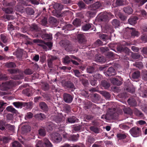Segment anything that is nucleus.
Listing matches in <instances>:
<instances>
[{
  "label": "nucleus",
  "instance_id": "3c124183",
  "mask_svg": "<svg viewBox=\"0 0 147 147\" xmlns=\"http://www.w3.org/2000/svg\"><path fill=\"white\" fill-rule=\"evenodd\" d=\"M10 140V139L9 137L5 136L2 137L1 139L3 143L5 144L8 143Z\"/></svg>",
  "mask_w": 147,
  "mask_h": 147
},
{
  "label": "nucleus",
  "instance_id": "72a5a7b5",
  "mask_svg": "<svg viewBox=\"0 0 147 147\" xmlns=\"http://www.w3.org/2000/svg\"><path fill=\"white\" fill-rule=\"evenodd\" d=\"M140 72L138 71H136L132 74V77L134 79H137L140 77Z\"/></svg>",
  "mask_w": 147,
  "mask_h": 147
},
{
  "label": "nucleus",
  "instance_id": "79ce46f5",
  "mask_svg": "<svg viewBox=\"0 0 147 147\" xmlns=\"http://www.w3.org/2000/svg\"><path fill=\"white\" fill-rule=\"evenodd\" d=\"M13 104L16 107L18 108H21L23 107V102H13Z\"/></svg>",
  "mask_w": 147,
  "mask_h": 147
},
{
  "label": "nucleus",
  "instance_id": "b1692460",
  "mask_svg": "<svg viewBox=\"0 0 147 147\" xmlns=\"http://www.w3.org/2000/svg\"><path fill=\"white\" fill-rule=\"evenodd\" d=\"M94 78L95 80H101L102 78V76L98 72H95L92 75Z\"/></svg>",
  "mask_w": 147,
  "mask_h": 147
},
{
  "label": "nucleus",
  "instance_id": "f257e3e1",
  "mask_svg": "<svg viewBox=\"0 0 147 147\" xmlns=\"http://www.w3.org/2000/svg\"><path fill=\"white\" fill-rule=\"evenodd\" d=\"M60 45L65 48V49L68 51H71L73 49V46L72 43L67 39L62 40L59 42Z\"/></svg>",
  "mask_w": 147,
  "mask_h": 147
},
{
  "label": "nucleus",
  "instance_id": "4468645a",
  "mask_svg": "<svg viewBox=\"0 0 147 147\" xmlns=\"http://www.w3.org/2000/svg\"><path fill=\"white\" fill-rule=\"evenodd\" d=\"M30 30L32 31L38 32L40 30V28L36 24H33L30 26Z\"/></svg>",
  "mask_w": 147,
  "mask_h": 147
},
{
  "label": "nucleus",
  "instance_id": "13d9d810",
  "mask_svg": "<svg viewBox=\"0 0 147 147\" xmlns=\"http://www.w3.org/2000/svg\"><path fill=\"white\" fill-rule=\"evenodd\" d=\"M71 60L69 56H66L63 58V62L65 64H68L70 62Z\"/></svg>",
  "mask_w": 147,
  "mask_h": 147
},
{
  "label": "nucleus",
  "instance_id": "dca6fc26",
  "mask_svg": "<svg viewBox=\"0 0 147 147\" xmlns=\"http://www.w3.org/2000/svg\"><path fill=\"white\" fill-rule=\"evenodd\" d=\"M111 23L115 28H119L121 24L120 21L116 19H114L112 20Z\"/></svg>",
  "mask_w": 147,
  "mask_h": 147
},
{
  "label": "nucleus",
  "instance_id": "6e6d98bb",
  "mask_svg": "<svg viewBox=\"0 0 147 147\" xmlns=\"http://www.w3.org/2000/svg\"><path fill=\"white\" fill-rule=\"evenodd\" d=\"M80 92L81 95L85 97H88L89 96L88 92L84 90H80Z\"/></svg>",
  "mask_w": 147,
  "mask_h": 147
},
{
  "label": "nucleus",
  "instance_id": "6ab92c4d",
  "mask_svg": "<svg viewBox=\"0 0 147 147\" xmlns=\"http://www.w3.org/2000/svg\"><path fill=\"white\" fill-rule=\"evenodd\" d=\"M48 22L50 24L52 25H56L58 22L57 19L52 17L49 18Z\"/></svg>",
  "mask_w": 147,
  "mask_h": 147
},
{
  "label": "nucleus",
  "instance_id": "7c9ffc66",
  "mask_svg": "<svg viewBox=\"0 0 147 147\" xmlns=\"http://www.w3.org/2000/svg\"><path fill=\"white\" fill-rule=\"evenodd\" d=\"M38 131L39 135L41 136L44 137L46 134V131L43 127L39 129Z\"/></svg>",
  "mask_w": 147,
  "mask_h": 147
},
{
  "label": "nucleus",
  "instance_id": "2eb2a0df",
  "mask_svg": "<svg viewBox=\"0 0 147 147\" xmlns=\"http://www.w3.org/2000/svg\"><path fill=\"white\" fill-rule=\"evenodd\" d=\"M41 37L44 40H51L52 39V35L51 34H47L43 33Z\"/></svg>",
  "mask_w": 147,
  "mask_h": 147
},
{
  "label": "nucleus",
  "instance_id": "5fc2aeb1",
  "mask_svg": "<svg viewBox=\"0 0 147 147\" xmlns=\"http://www.w3.org/2000/svg\"><path fill=\"white\" fill-rule=\"evenodd\" d=\"M73 71L74 74L75 76L76 77L78 78H80L81 76V73L79 70L73 69Z\"/></svg>",
  "mask_w": 147,
  "mask_h": 147
},
{
  "label": "nucleus",
  "instance_id": "49530a36",
  "mask_svg": "<svg viewBox=\"0 0 147 147\" xmlns=\"http://www.w3.org/2000/svg\"><path fill=\"white\" fill-rule=\"evenodd\" d=\"M12 147H22V145L17 141H14L12 143Z\"/></svg>",
  "mask_w": 147,
  "mask_h": 147
},
{
  "label": "nucleus",
  "instance_id": "20e7f679",
  "mask_svg": "<svg viewBox=\"0 0 147 147\" xmlns=\"http://www.w3.org/2000/svg\"><path fill=\"white\" fill-rule=\"evenodd\" d=\"M129 132L134 137H138L141 134V128L139 127H134L131 128Z\"/></svg>",
  "mask_w": 147,
  "mask_h": 147
},
{
  "label": "nucleus",
  "instance_id": "f8f14e48",
  "mask_svg": "<svg viewBox=\"0 0 147 147\" xmlns=\"http://www.w3.org/2000/svg\"><path fill=\"white\" fill-rule=\"evenodd\" d=\"M39 105L40 109L44 112H46L48 110V107L46 104L44 102H40L39 104Z\"/></svg>",
  "mask_w": 147,
  "mask_h": 147
},
{
  "label": "nucleus",
  "instance_id": "393cba45",
  "mask_svg": "<svg viewBox=\"0 0 147 147\" xmlns=\"http://www.w3.org/2000/svg\"><path fill=\"white\" fill-rule=\"evenodd\" d=\"M53 8L56 10L60 11L63 8V5L60 3H55L53 5Z\"/></svg>",
  "mask_w": 147,
  "mask_h": 147
},
{
  "label": "nucleus",
  "instance_id": "1a4fd4ad",
  "mask_svg": "<svg viewBox=\"0 0 147 147\" xmlns=\"http://www.w3.org/2000/svg\"><path fill=\"white\" fill-rule=\"evenodd\" d=\"M63 85L71 91H73L76 89V87L74 84L70 81L65 82L63 84Z\"/></svg>",
  "mask_w": 147,
  "mask_h": 147
},
{
  "label": "nucleus",
  "instance_id": "a19ab883",
  "mask_svg": "<svg viewBox=\"0 0 147 147\" xmlns=\"http://www.w3.org/2000/svg\"><path fill=\"white\" fill-rule=\"evenodd\" d=\"M78 119L74 116H71L67 118V121L69 123H74L76 122V120Z\"/></svg>",
  "mask_w": 147,
  "mask_h": 147
},
{
  "label": "nucleus",
  "instance_id": "a18cd8bd",
  "mask_svg": "<svg viewBox=\"0 0 147 147\" xmlns=\"http://www.w3.org/2000/svg\"><path fill=\"white\" fill-rule=\"evenodd\" d=\"M103 42L99 39H98L94 43L93 45L95 47H98L102 45Z\"/></svg>",
  "mask_w": 147,
  "mask_h": 147
},
{
  "label": "nucleus",
  "instance_id": "aec40b11",
  "mask_svg": "<svg viewBox=\"0 0 147 147\" xmlns=\"http://www.w3.org/2000/svg\"><path fill=\"white\" fill-rule=\"evenodd\" d=\"M99 93L104 96L106 99H109L111 97V94L108 92L105 91H99Z\"/></svg>",
  "mask_w": 147,
  "mask_h": 147
},
{
  "label": "nucleus",
  "instance_id": "c756f323",
  "mask_svg": "<svg viewBox=\"0 0 147 147\" xmlns=\"http://www.w3.org/2000/svg\"><path fill=\"white\" fill-rule=\"evenodd\" d=\"M34 117L36 119L40 120H42L45 117V115L42 113L36 114L35 115Z\"/></svg>",
  "mask_w": 147,
  "mask_h": 147
},
{
  "label": "nucleus",
  "instance_id": "a878e982",
  "mask_svg": "<svg viewBox=\"0 0 147 147\" xmlns=\"http://www.w3.org/2000/svg\"><path fill=\"white\" fill-rule=\"evenodd\" d=\"M129 105L133 107H136L138 105L136 100L132 98H129Z\"/></svg>",
  "mask_w": 147,
  "mask_h": 147
},
{
  "label": "nucleus",
  "instance_id": "de8ad7c7",
  "mask_svg": "<svg viewBox=\"0 0 147 147\" xmlns=\"http://www.w3.org/2000/svg\"><path fill=\"white\" fill-rule=\"evenodd\" d=\"M134 66H136L139 69H141L143 67L142 63L141 62L138 61L135 62L133 64Z\"/></svg>",
  "mask_w": 147,
  "mask_h": 147
},
{
  "label": "nucleus",
  "instance_id": "bf43d9fd",
  "mask_svg": "<svg viewBox=\"0 0 147 147\" xmlns=\"http://www.w3.org/2000/svg\"><path fill=\"white\" fill-rule=\"evenodd\" d=\"M22 130L24 133H27L30 131V127L28 125L24 126L22 127Z\"/></svg>",
  "mask_w": 147,
  "mask_h": 147
},
{
  "label": "nucleus",
  "instance_id": "603ef678",
  "mask_svg": "<svg viewBox=\"0 0 147 147\" xmlns=\"http://www.w3.org/2000/svg\"><path fill=\"white\" fill-rule=\"evenodd\" d=\"M91 26L90 24H86L82 26V29L84 31H87L91 28Z\"/></svg>",
  "mask_w": 147,
  "mask_h": 147
},
{
  "label": "nucleus",
  "instance_id": "052dcab7",
  "mask_svg": "<svg viewBox=\"0 0 147 147\" xmlns=\"http://www.w3.org/2000/svg\"><path fill=\"white\" fill-rule=\"evenodd\" d=\"M134 113L137 116L140 117H143V113L140 111L138 110L137 109H135L134 111Z\"/></svg>",
  "mask_w": 147,
  "mask_h": 147
},
{
  "label": "nucleus",
  "instance_id": "864d4df0",
  "mask_svg": "<svg viewBox=\"0 0 147 147\" xmlns=\"http://www.w3.org/2000/svg\"><path fill=\"white\" fill-rule=\"evenodd\" d=\"M90 129L91 131L94 132L95 134L98 133L100 130L97 127L94 126H91L90 127Z\"/></svg>",
  "mask_w": 147,
  "mask_h": 147
},
{
  "label": "nucleus",
  "instance_id": "8fccbe9b",
  "mask_svg": "<svg viewBox=\"0 0 147 147\" xmlns=\"http://www.w3.org/2000/svg\"><path fill=\"white\" fill-rule=\"evenodd\" d=\"M1 40L4 43L6 44L8 41V38L6 36L3 34H1L0 35Z\"/></svg>",
  "mask_w": 147,
  "mask_h": 147
},
{
  "label": "nucleus",
  "instance_id": "423d86ee",
  "mask_svg": "<svg viewBox=\"0 0 147 147\" xmlns=\"http://www.w3.org/2000/svg\"><path fill=\"white\" fill-rule=\"evenodd\" d=\"M100 3L97 1L93 4L90 5L88 6V9L91 11H94L97 12V9L101 6Z\"/></svg>",
  "mask_w": 147,
  "mask_h": 147
},
{
  "label": "nucleus",
  "instance_id": "338daca9",
  "mask_svg": "<svg viewBox=\"0 0 147 147\" xmlns=\"http://www.w3.org/2000/svg\"><path fill=\"white\" fill-rule=\"evenodd\" d=\"M117 137L119 139H123L126 138V136L125 134L119 133L117 134Z\"/></svg>",
  "mask_w": 147,
  "mask_h": 147
},
{
  "label": "nucleus",
  "instance_id": "774afa93",
  "mask_svg": "<svg viewBox=\"0 0 147 147\" xmlns=\"http://www.w3.org/2000/svg\"><path fill=\"white\" fill-rule=\"evenodd\" d=\"M6 83L8 86L10 87L14 86L16 84L15 82L12 80H10L8 82H7Z\"/></svg>",
  "mask_w": 147,
  "mask_h": 147
},
{
  "label": "nucleus",
  "instance_id": "39448f33",
  "mask_svg": "<svg viewBox=\"0 0 147 147\" xmlns=\"http://www.w3.org/2000/svg\"><path fill=\"white\" fill-rule=\"evenodd\" d=\"M78 42L80 44L84 45L87 42V39L85 36L83 34H78L77 36Z\"/></svg>",
  "mask_w": 147,
  "mask_h": 147
},
{
  "label": "nucleus",
  "instance_id": "4be33fe9",
  "mask_svg": "<svg viewBox=\"0 0 147 147\" xmlns=\"http://www.w3.org/2000/svg\"><path fill=\"white\" fill-rule=\"evenodd\" d=\"M101 85L105 89H107L110 86L109 83L105 80H102L101 82Z\"/></svg>",
  "mask_w": 147,
  "mask_h": 147
},
{
  "label": "nucleus",
  "instance_id": "9d476101",
  "mask_svg": "<svg viewBox=\"0 0 147 147\" xmlns=\"http://www.w3.org/2000/svg\"><path fill=\"white\" fill-rule=\"evenodd\" d=\"M99 21L107 22L109 20L108 16L106 13H100L98 18Z\"/></svg>",
  "mask_w": 147,
  "mask_h": 147
},
{
  "label": "nucleus",
  "instance_id": "bb28decb",
  "mask_svg": "<svg viewBox=\"0 0 147 147\" xmlns=\"http://www.w3.org/2000/svg\"><path fill=\"white\" fill-rule=\"evenodd\" d=\"M131 57L134 59H142L143 57L139 53H133L132 54Z\"/></svg>",
  "mask_w": 147,
  "mask_h": 147
},
{
  "label": "nucleus",
  "instance_id": "c85d7f7f",
  "mask_svg": "<svg viewBox=\"0 0 147 147\" xmlns=\"http://www.w3.org/2000/svg\"><path fill=\"white\" fill-rule=\"evenodd\" d=\"M84 104L85 105L84 108L85 109H88L91 107L93 104L90 102L88 100H86L84 102Z\"/></svg>",
  "mask_w": 147,
  "mask_h": 147
},
{
  "label": "nucleus",
  "instance_id": "c9c22d12",
  "mask_svg": "<svg viewBox=\"0 0 147 147\" xmlns=\"http://www.w3.org/2000/svg\"><path fill=\"white\" fill-rule=\"evenodd\" d=\"M96 12V11L90 10L88 11L86 13L89 17L92 18L95 16Z\"/></svg>",
  "mask_w": 147,
  "mask_h": 147
},
{
  "label": "nucleus",
  "instance_id": "37998d69",
  "mask_svg": "<svg viewBox=\"0 0 147 147\" xmlns=\"http://www.w3.org/2000/svg\"><path fill=\"white\" fill-rule=\"evenodd\" d=\"M79 7L81 9H85L86 8V5L82 1H79L77 3Z\"/></svg>",
  "mask_w": 147,
  "mask_h": 147
},
{
  "label": "nucleus",
  "instance_id": "0e129e2a",
  "mask_svg": "<svg viewBox=\"0 0 147 147\" xmlns=\"http://www.w3.org/2000/svg\"><path fill=\"white\" fill-rule=\"evenodd\" d=\"M65 29H67L68 30H72L74 29V28L72 25L71 24H67L65 26Z\"/></svg>",
  "mask_w": 147,
  "mask_h": 147
},
{
  "label": "nucleus",
  "instance_id": "c03bdc74",
  "mask_svg": "<svg viewBox=\"0 0 147 147\" xmlns=\"http://www.w3.org/2000/svg\"><path fill=\"white\" fill-rule=\"evenodd\" d=\"M63 117L61 116H55L53 118V119L57 123L61 122L62 121Z\"/></svg>",
  "mask_w": 147,
  "mask_h": 147
},
{
  "label": "nucleus",
  "instance_id": "9b49d317",
  "mask_svg": "<svg viewBox=\"0 0 147 147\" xmlns=\"http://www.w3.org/2000/svg\"><path fill=\"white\" fill-rule=\"evenodd\" d=\"M106 74L109 76H114L116 74L115 70L113 67H110L107 71Z\"/></svg>",
  "mask_w": 147,
  "mask_h": 147
},
{
  "label": "nucleus",
  "instance_id": "cd10ccee",
  "mask_svg": "<svg viewBox=\"0 0 147 147\" xmlns=\"http://www.w3.org/2000/svg\"><path fill=\"white\" fill-rule=\"evenodd\" d=\"M72 24L75 26L78 27L81 25V21L78 18H76L73 22Z\"/></svg>",
  "mask_w": 147,
  "mask_h": 147
},
{
  "label": "nucleus",
  "instance_id": "f704fd0d",
  "mask_svg": "<svg viewBox=\"0 0 147 147\" xmlns=\"http://www.w3.org/2000/svg\"><path fill=\"white\" fill-rule=\"evenodd\" d=\"M32 102L30 101L28 102H23V107H26L27 109H28L32 107Z\"/></svg>",
  "mask_w": 147,
  "mask_h": 147
},
{
  "label": "nucleus",
  "instance_id": "e433bc0d",
  "mask_svg": "<svg viewBox=\"0 0 147 147\" xmlns=\"http://www.w3.org/2000/svg\"><path fill=\"white\" fill-rule=\"evenodd\" d=\"M6 109L7 111L16 114L18 112L13 107L11 106H9L7 107Z\"/></svg>",
  "mask_w": 147,
  "mask_h": 147
},
{
  "label": "nucleus",
  "instance_id": "680f3d73",
  "mask_svg": "<svg viewBox=\"0 0 147 147\" xmlns=\"http://www.w3.org/2000/svg\"><path fill=\"white\" fill-rule=\"evenodd\" d=\"M8 71L11 74H16L18 72L20 73L19 70L16 69H8Z\"/></svg>",
  "mask_w": 147,
  "mask_h": 147
},
{
  "label": "nucleus",
  "instance_id": "a211bd4d",
  "mask_svg": "<svg viewBox=\"0 0 147 147\" xmlns=\"http://www.w3.org/2000/svg\"><path fill=\"white\" fill-rule=\"evenodd\" d=\"M25 12L27 15L29 16L34 15L35 12L32 8L29 7H27L25 9Z\"/></svg>",
  "mask_w": 147,
  "mask_h": 147
},
{
  "label": "nucleus",
  "instance_id": "2f4dec72",
  "mask_svg": "<svg viewBox=\"0 0 147 147\" xmlns=\"http://www.w3.org/2000/svg\"><path fill=\"white\" fill-rule=\"evenodd\" d=\"M96 60L99 62H105L106 61V59L102 56H98L95 57Z\"/></svg>",
  "mask_w": 147,
  "mask_h": 147
},
{
  "label": "nucleus",
  "instance_id": "4c0bfd02",
  "mask_svg": "<svg viewBox=\"0 0 147 147\" xmlns=\"http://www.w3.org/2000/svg\"><path fill=\"white\" fill-rule=\"evenodd\" d=\"M106 57L108 58H112L114 57L115 55L113 52H108L105 54Z\"/></svg>",
  "mask_w": 147,
  "mask_h": 147
},
{
  "label": "nucleus",
  "instance_id": "f03ea898",
  "mask_svg": "<svg viewBox=\"0 0 147 147\" xmlns=\"http://www.w3.org/2000/svg\"><path fill=\"white\" fill-rule=\"evenodd\" d=\"M128 45L127 42L123 41L122 44L117 45L116 48L117 52L121 53L124 52L127 55H129V49L126 47V46Z\"/></svg>",
  "mask_w": 147,
  "mask_h": 147
},
{
  "label": "nucleus",
  "instance_id": "e2e57ef3",
  "mask_svg": "<svg viewBox=\"0 0 147 147\" xmlns=\"http://www.w3.org/2000/svg\"><path fill=\"white\" fill-rule=\"evenodd\" d=\"M24 73L26 75H30L32 74L34 71L32 69H26L25 70Z\"/></svg>",
  "mask_w": 147,
  "mask_h": 147
},
{
  "label": "nucleus",
  "instance_id": "412c9836",
  "mask_svg": "<svg viewBox=\"0 0 147 147\" xmlns=\"http://www.w3.org/2000/svg\"><path fill=\"white\" fill-rule=\"evenodd\" d=\"M138 18L136 16H132L129 18V24L133 25L136 23Z\"/></svg>",
  "mask_w": 147,
  "mask_h": 147
},
{
  "label": "nucleus",
  "instance_id": "5701e85b",
  "mask_svg": "<svg viewBox=\"0 0 147 147\" xmlns=\"http://www.w3.org/2000/svg\"><path fill=\"white\" fill-rule=\"evenodd\" d=\"M44 144L45 145V147H53V145L49 140L46 138L43 139Z\"/></svg>",
  "mask_w": 147,
  "mask_h": 147
},
{
  "label": "nucleus",
  "instance_id": "09e8293b",
  "mask_svg": "<svg viewBox=\"0 0 147 147\" xmlns=\"http://www.w3.org/2000/svg\"><path fill=\"white\" fill-rule=\"evenodd\" d=\"M86 70L88 73L90 74H93L95 72H94L95 69L93 67L89 66L88 67L87 69Z\"/></svg>",
  "mask_w": 147,
  "mask_h": 147
},
{
  "label": "nucleus",
  "instance_id": "f3484780",
  "mask_svg": "<svg viewBox=\"0 0 147 147\" xmlns=\"http://www.w3.org/2000/svg\"><path fill=\"white\" fill-rule=\"evenodd\" d=\"M2 10L7 14H12L13 12V9L11 7H3Z\"/></svg>",
  "mask_w": 147,
  "mask_h": 147
},
{
  "label": "nucleus",
  "instance_id": "69168bd1",
  "mask_svg": "<svg viewBox=\"0 0 147 147\" xmlns=\"http://www.w3.org/2000/svg\"><path fill=\"white\" fill-rule=\"evenodd\" d=\"M44 142L41 141L39 140L36 142L35 146L36 147H44Z\"/></svg>",
  "mask_w": 147,
  "mask_h": 147
},
{
  "label": "nucleus",
  "instance_id": "58836bf2",
  "mask_svg": "<svg viewBox=\"0 0 147 147\" xmlns=\"http://www.w3.org/2000/svg\"><path fill=\"white\" fill-rule=\"evenodd\" d=\"M5 66L8 68H14L16 67L15 63L12 62L6 63L5 64Z\"/></svg>",
  "mask_w": 147,
  "mask_h": 147
},
{
  "label": "nucleus",
  "instance_id": "ea45409f",
  "mask_svg": "<svg viewBox=\"0 0 147 147\" xmlns=\"http://www.w3.org/2000/svg\"><path fill=\"white\" fill-rule=\"evenodd\" d=\"M129 29L131 30V31H130L131 32V36H138V32L136 30L135 28L129 27Z\"/></svg>",
  "mask_w": 147,
  "mask_h": 147
},
{
  "label": "nucleus",
  "instance_id": "473e14b6",
  "mask_svg": "<svg viewBox=\"0 0 147 147\" xmlns=\"http://www.w3.org/2000/svg\"><path fill=\"white\" fill-rule=\"evenodd\" d=\"M94 138L93 137L91 136H89L88 137L86 142L89 145H90L94 142Z\"/></svg>",
  "mask_w": 147,
  "mask_h": 147
},
{
  "label": "nucleus",
  "instance_id": "7ed1b4c3",
  "mask_svg": "<svg viewBox=\"0 0 147 147\" xmlns=\"http://www.w3.org/2000/svg\"><path fill=\"white\" fill-rule=\"evenodd\" d=\"M118 116V114L112 110L107 112L106 118H107V120H110L117 119Z\"/></svg>",
  "mask_w": 147,
  "mask_h": 147
},
{
  "label": "nucleus",
  "instance_id": "0eeeda50",
  "mask_svg": "<svg viewBox=\"0 0 147 147\" xmlns=\"http://www.w3.org/2000/svg\"><path fill=\"white\" fill-rule=\"evenodd\" d=\"M51 136L52 140L57 143L60 142L62 140V137L57 133L53 134Z\"/></svg>",
  "mask_w": 147,
  "mask_h": 147
},
{
  "label": "nucleus",
  "instance_id": "4d7b16f0",
  "mask_svg": "<svg viewBox=\"0 0 147 147\" xmlns=\"http://www.w3.org/2000/svg\"><path fill=\"white\" fill-rule=\"evenodd\" d=\"M79 137V135L77 134L75 135H72L70 137V139L73 141H76L78 140Z\"/></svg>",
  "mask_w": 147,
  "mask_h": 147
},
{
  "label": "nucleus",
  "instance_id": "ddd939ff",
  "mask_svg": "<svg viewBox=\"0 0 147 147\" xmlns=\"http://www.w3.org/2000/svg\"><path fill=\"white\" fill-rule=\"evenodd\" d=\"M110 80L111 83L114 85L119 86L122 83L121 81L119 80L117 78H111L110 79Z\"/></svg>",
  "mask_w": 147,
  "mask_h": 147
},
{
  "label": "nucleus",
  "instance_id": "6e6552de",
  "mask_svg": "<svg viewBox=\"0 0 147 147\" xmlns=\"http://www.w3.org/2000/svg\"><path fill=\"white\" fill-rule=\"evenodd\" d=\"M63 100L66 103H71L72 101L73 97L69 94L65 93L63 94Z\"/></svg>",
  "mask_w": 147,
  "mask_h": 147
}]
</instances>
